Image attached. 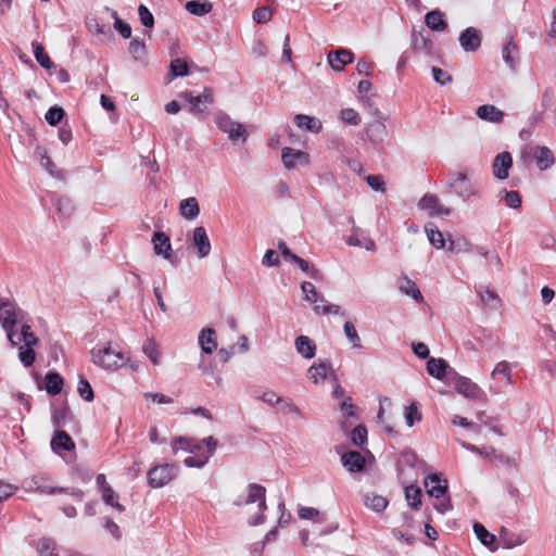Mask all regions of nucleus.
Wrapping results in <instances>:
<instances>
[{
    "mask_svg": "<svg viewBox=\"0 0 556 556\" xmlns=\"http://www.w3.org/2000/svg\"><path fill=\"white\" fill-rule=\"evenodd\" d=\"M340 117L344 123H346L349 125L356 126L361 123V117L354 109L341 110Z\"/></svg>",
    "mask_w": 556,
    "mask_h": 556,
    "instance_id": "obj_64",
    "label": "nucleus"
},
{
    "mask_svg": "<svg viewBox=\"0 0 556 556\" xmlns=\"http://www.w3.org/2000/svg\"><path fill=\"white\" fill-rule=\"evenodd\" d=\"M498 376L505 377L506 380L509 383H511V369H510V365L508 362L502 361V362L497 363V365L495 366V368L492 371V377L496 378Z\"/></svg>",
    "mask_w": 556,
    "mask_h": 556,
    "instance_id": "obj_59",
    "label": "nucleus"
},
{
    "mask_svg": "<svg viewBox=\"0 0 556 556\" xmlns=\"http://www.w3.org/2000/svg\"><path fill=\"white\" fill-rule=\"evenodd\" d=\"M172 450L174 454H177L179 450L195 454L202 450L201 441L193 438L177 437L172 442Z\"/></svg>",
    "mask_w": 556,
    "mask_h": 556,
    "instance_id": "obj_23",
    "label": "nucleus"
},
{
    "mask_svg": "<svg viewBox=\"0 0 556 556\" xmlns=\"http://www.w3.org/2000/svg\"><path fill=\"white\" fill-rule=\"evenodd\" d=\"M35 345L24 344L18 348V359L24 367H31L36 361Z\"/></svg>",
    "mask_w": 556,
    "mask_h": 556,
    "instance_id": "obj_42",
    "label": "nucleus"
},
{
    "mask_svg": "<svg viewBox=\"0 0 556 556\" xmlns=\"http://www.w3.org/2000/svg\"><path fill=\"white\" fill-rule=\"evenodd\" d=\"M367 185L376 192L386 191V182L381 175H368L365 178Z\"/></svg>",
    "mask_w": 556,
    "mask_h": 556,
    "instance_id": "obj_63",
    "label": "nucleus"
},
{
    "mask_svg": "<svg viewBox=\"0 0 556 556\" xmlns=\"http://www.w3.org/2000/svg\"><path fill=\"white\" fill-rule=\"evenodd\" d=\"M490 453L492 454V458L496 459L498 463L506 466L507 468H517L518 464L516 458L508 456L504 453L497 452L494 447H490Z\"/></svg>",
    "mask_w": 556,
    "mask_h": 556,
    "instance_id": "obj_54",
    "label": "nucleus"
},
{
    "mask_svg": "<svg viewBox=\"0 0 556 556\" xmlns=\"http://www.w3.org/2000/svg\"><path fill=\"white\" fill-rule=\"evenodd\" d=\"M291 263L296 264L301 270L308 274L313 279L318 280L321 278V273L314 265H312L308 261L295 255Z\"/></svg>",
    "mask_w": 556,
    "mask_h": 556,
    "instance_id": "obj_47",
    "label": "nucleus"
},
{
    "mask_svg": "<svg viewBox=\"0 0 556 556\" xmlns=\"http://www.w3.org/2000/svg\"><path fill=\"white\" fill-rule=\"evenodd\" d=\"M294 124L301 128L305 129L306 131L313 132V134H319L323 129L321 122L314 117L308 116L305 114H296L293 118Z\"/></svg>",
    "mask_w": 556,
    "mask_h": 556,
    "instance_id": "obj_27",
    "label": "nucleus"
},
{
    "mask_svg": "<svg viewBox=\"0 0 556 556\" xmlns=\"http://www.w3.org/2000/svg\"><path fill=\"white\" fill-rule=\"evenodd\" d=\"M399 289L405 295L412 296L413 300L417 303H421L424 301V296H422L420 290L418 289L417 285L415 283V281L409 279L407 276H405L401 279Z\"/></svg>",
    "mask_w": 556,
    "mask_h": 556,
    "instance_id": "obj_34",
    "label": "nucleus"
},
{
    "mask_svg": "<svg viewBox=\"0 0 556 556\" xmlns=\"http://www.w3.org/2000/svg\"><path fill=\"white\" fill-rule=\"evenodd\" d=\"M341 463L351 473L362 472L366 468L365 457L357 451H348L341 455Z\"/></svg>",
    "mask_w": 556,
    "mask_h": 556,
    "instance_id": "obj_19",
    "label": "nucleus"
},
{
    "mask_svg": "<svg viewBox=\"0 0 556 556\" xmlns=\"http://www.w3.org/2000/svg\"><path fill=\"white\" fill-rule=\"evenodd\" d=\"M77 392L86 402H92L94 400L93 389L90 382L83 375H79Z\"/></svg>",
    "mask_w": 556,
    "mask_h": 556,
    "instance_id": "obj_46",
    "label": "nucleus"
},
{
    "mask_svg": "<svg viewBox=\"0 0 556 556\" xmlns=\"http://www.w3.org/2000/svg\"><path fill=\"white\" fill-rule=\"evenodd\" d=\"M420 210L430 211V216H448L452 210L439 203L435 194L427 193L418 202Z\"/></svg>",
    "mask_w": 556,
    "mask_h": 556,
    "instance_id": "obj_17",
    "label": "nucleus"
},
{
    "mask_svg": "<svg viewBox=\"0 0 556 556\" xmlns=\"http://www.w3.org/2000/svg\"><path fill=\"white\" fill-rule=\"evenodd\" d=\"M481 302L492 309H497L501 304V299L494 290L486 287L484 290L480 287L477 289Z\"/></svg>",
    "mask_w": 556,
    "mask_h": 556,
    "instance_id": "obj_39",
    "label": "nucleus"
},
{
    "mask_svg": "<svg viewBox=\"0 0 556 556\" xmlns=\"http://www.w3.org/2000/svg\"><path fill=\"white\" fill-rule=\"evenodd\" d=\"M452 380L457 392L469 400L485 402L488 400L485 392L469 378L460 376L457 371L451 372Z\"/></svg>",
    "mask_w": 556,
    "mask_h": 556,
    "instance_id": "obj_5",
    "label": "nucleus"
},
{
    "mask_svg": "<svg viewBox=\"0 0 556 556\" xmlns=\"http://www.w3.org/2000/svg\"><path fill=\"white\" fill-rule=\"evenodd\" d=\"M533 159L540 170H546L555 164V157L552 150L545 146H535L532 148Z\"/></svg>",
    "mask_w": 556,
    "mask_h": 556,
    "instance_id": "obj_21",
    "label": "nucleus"
},
{
    "mask_svg": "<svg viewBox=\"0 0 556 556\" xmlns=\"http://www.w3.org/2000/svg\"><path fill=\"white\" fill-rule=\"evenodd\" d=\"M296 352L304 358L311 359L316 354V344L307 336H299L294 342Z\"/></svg>",
    "mask_w": 556,
    "mask_h": 556,
    "instance_id": "obj_28",
    "label": "nucleus"
},
{
    "mask_svg": "<svg viewBox=\"0 0 556 556\" xmlns=\"http://www.w3.org/2000/svg\"><path fill=\"white\" fill-rule=\"evenodd\" d=\"M152 243L155 255L163 256L174 266L178 265L179 260L172 250V243L168 235L163 231H154L152 236Z\"/></svg>",
    "mask_w": 556,
    "mask_h": 556,
    "instance_id": "obj_8",
    "label": "nucleus"
},
{
    "mask_svg": "<svg viewBox=\"0 0 556 556\" xmlns=\"http://www.w3.org/2000/svg\"><path fill=\"white\" fill-rule=\"evenodd\" d=\"M24 317V311L17 307L14 301L0 295V324L8 339L12 338V329L18 321H23Z\"/></svg>",
    "mask_w": 556,
    "mask_h": 556,
    "instance_id": "obj_2",
    "label": "nucleus"
},
{
    "mask_svg": "<svg viewBox=\"0 0 556 556\" xmlns=\"http://www.w3.org/2000/svg\"><path fill=\"white\" fill-rule=\"evenodd\" d=\"M448 189L451 192L456 193L464 200H467L477 193L476 187L463 172H457L453 175L448 181Z\"/></svg>",
    "mask_w": 556,
    "mask_h": 556,
    "instance_id": "obj_9",
    "label": "nucleus"
},
{
    "mask_svg": "<svg viewBox=\"0 0 556 556\" xmlns=\"http://www.w3.org/2000/svg\"><path fill=\"white\" fill-rule=\"evenodd\" d=\"M367 434L365 425H357L351 432V442L356 446H363L367 442Z\"/></svg>",
    "mask_w": 556,
    "mask_h": 556,
    "instance_id": "obj_52",
    "label": "nucleus"
},
{
    "mask_svg": "<svg viewBox=\"0 0 556 556\" xmlns=\"http://www.w3.org/2000/svg\"><path fill=\"white\" fill-rule=\"evenodd\" d=\"M416 466L422 470L428 468L427 463L419 459L412 448H404L399 453L396 458V472L399 478L403 475L404 467L415 468Z\"/></svg>",
    "mask_w": 556,
    "mask_h": 556,
    "instance_id": "obj_11",
    "label": "nucleus"
},
{
    "mask_svg": "<svg viewBox=\"0 0 556 556\" xmlns=\"http://www.w3.org/2000/svg\"><path fill=\"white\" fill-rule=\"evenodd\" d=\"M281 160L287 169H294L296 166H307L309 154L307 152L286 147L282 149Z\"/></svg>",
    "mask_w": 556,
    "mask_h": 556,
    "instance_id": "obj_12",
    "label": "nucleus"
},
{
    "mask_svg": "<svg viewBox=\"0 0 556 556\" xmlns=\"http://www.w3.org/2000/svg\"><path fill=\"white\" fill-rule=\"evenodd\" d=\"M191 242L192 247L197 250L199 258L208 256L211 252V242L203 226H198L193 229Z\"/></svg>",
    "mask_w": 556,
    "mask_h": 556,
    "instance_id": "obj_15",
    "label": "nucleus"
},
{
    "mask_svg": "<svg viewBox=\"0 0 556 556\" xmlns=\"http://www.w3.org/2000/svg\"><path fill=\"white\" fill-rule=\"evenodd\" d=\"M354 61V53L349 49H338L330 51L327 56L328 65L333 71L343 70L346 65Z\"/></svg>",
    "mask_w": 556,
    "mask_h": 556,
    "instance_id": "obj_18",
    "label": "nucleus"
},
{
    "mask_svg": "<svg viewBox=\"0 0 556 556\" xmlns=\"http://www.w3.org/2000/svg\"><path fill=\"white\" fill-rule=\"evenodd\" d=\"M35 547L40 556H52L56 549V543L51 538L42 536L35 543Z\"/></svg>",
    "mask_w": 556,
    "mask_h": 556,
    "instance_id": "obj_40",
    "label": "nucleus"
},
{
    "mask_svg": "<svg viewBox=\"0 0 556 556\" xmlns=\"http://www.w3.org/2000/svg\"><path fill=\"white\" fill-rule=\"evenodd\" d=\"M513 166V156L509 152L498 153L492 163V172L495 178L504 180L509 176V169Z\"/></svg>",
    "mask_w": 556,
    "mask_h": 556,
    "instance_id": "obj_16",
    "label": "nucleus"
},
{
    "mask_svg": "<svg viewBox=\"0 0 556 556\" xmlns=\"http://www.w3.org/2000/svg\"><path fill=\"white\" fill-rule=\"evenodd\" d=\"M503 59L506 65L510 68H515L518 64V47L517 45L510 40L503 47Z\"/></svg>",
    "mask_w": 556,
    "mask_h": 556,
    "instance_id": "obj_37",
    "label": "nucleus"
},
{
    "mask_svg": "<svg viewBox=\"0 0 556 556\" xmlns=\"http://www.w3.org/2000/svg\"><path fill=\"white\" fill-rule=\"evenodd\" d=\"M51 450L61 454V452H71L75 450V442L72 437L64 430L56 429L52 435Z\"/></svg>",
    "mask_w": 556,
    "mask_h": 556,
    "instance_id": "obj_20",
    "label": "nucleus"
},
{
    "mask_svg": "<svg viewBox=\"0 0 556 556\" xmlns=\"http://www.w3.org/2000/svg\"><path fill=\"white\" fill-rule=\"evenodd\" d=\"M92 362L105 370H116L125 365V356L122 352L115 351L109 344L101 349L91 351Z\"/></svg>",
    "mask_w": 556,
    "mask_h": 556,
    "instance_id": "obj_3",
    "label": "nucleus"
},
{
    "mask_svg": "<svg viewBox=\"0 0 556 556\" xmlns=\"http://www.w3.org/2000/svg\"><path fill=\"white\" fill-rule=\"evenodd\" d=\"M471 249L470 242L463 236L453 238L448 235L446 250L452 253L468 252Z\"/></svg>",
    "mask_w": 556,
    "mask_h": 556,
    "instance_id": "obj_38",
    "label": "nucleus"
},
{
    "mask_svg": "<svg viewBox=\"0 0 556 556\" xmlns=\"http://www.w3.org/2000/svg\"><path fill=\"white\" fill-rule=\"evenodd\" d=\"M459 45L465 52H475L481 47L482 34L475 27H467L459 35Z\"/></svg>",
    "mask_w": 556,
    "mask_h": 556,
    "instance_id": "obj_13",
    "label": "nucleus"
},
{
    "mask_svg": "<svg viewBox=\"0 0 556 556\" xmlns=\"http://www.w3.org/2000/svg\"><path fill=\"white\" fill-rule=\"evenodd\" d=\"M425 486L427 494L437 500L443 497L441 502L434 504V508L440 514H445L453 508L451 497L448 496V484L446 479H442L441 475L433 472L425 478Z\"/></svg>",
    "mask_w": 556,
    "mask_h": 556,
    "instance_id": "obj_1",
    "label": "nucleus"
},
{
    "mask_svg": "<svg viewBox=\"0 0 556 556\" xmlns=\"http://www.w3.org/2000/svg\"><path fill=\"white\" fill-rule=\"evenodd\" d=\"M128 50L136 61H140L141 65H144L147 50L143 41L139 40L138 38L131 39Z\"/></svg>",
    "mask_w": 556,
    "mask_h": 556,
    "instance_id": "obj_43",
    "label": "nucleus"
},
{
    "mask_svg": "<svg viewBox=\"0 0 556 556\" xmlns=\"http://www.w3.org/2000/svg\"><path fill=\"white\" fill-rule=\"evenodd\" d=\"M425 231L427 233V237L429 239V242L435 248V249H446V242L447 240L444 239V236L442 231L439 230V228L433 223H428L425 226Z\"/></svg>",
    "mask_w": 556,
    "mask_h": 556,
    "instance_id": "obj_33",
    "label": "nucleus"
},
{
    "mask_svg": "<svg viewBox=\"0 0 556 556\" xmlns=\"http://www.w3.org/2000/svg\"><path fill=\"white\" fill-rule=\"evenodd\" d=\"M138 15L141 24L144 27L152 28L154 26V16L144 4L139 5Z\"/></svg>",
    "mask_w": 556,
    "mask_h": 556,
    "instance_id": "obj_60",
    "label": "nucleus"
},
{
    "mask_svg": "<svg viewBox=\"0 0 556 556\" xmlns=\"http://www.w3.org/2000/svg\"><path fill=\"white\" fill-rule=\"evenodd\" d=\"M427 371L433 378H437L439 380L446 379L448 382H451V372L456 370L450 367L448 363L445 359L430 357L427 361Z\"/></svg>",
    "mask_w": 556,
    "mask_h": 556,
    "instance_id": "obj_14",
    "label": "nucleus"
},
{
    "mask_svg": "<svg viewBox=\"0 0 556 556\" xmlns=\"http://www.w3.org/2000/svg\"><path fill=\"white\" fill-rule=\"evenodd\" d=\"M413 45L415 49L430 51L432 48V41L428 36H425L422 33H417L416 29L412 33Z\"/></svg>",
    "mask_w": 556,
    "mask_h": 556,
    "instance_id": "obj_51",
    "label": "nucleus"
},
{
    "mask_svg": "<svg viewBox=\"0 0 556 556\" xmlns=\"http://www.w3.org/2000/svg\"><path fill=\"white\" fill-rule=\"evenodd\" d=\"M214 122L217 128L220 131L226 132L229 140L232 142H237L239 140L242 142L247 141L248 132L244 126L241 123L233 121L227 113L218 111L214 115Z\"/></svg>",
    "mask_w": 556,
    "mask_h": 556,
    "instance_id": "obj_4",
    "label": "nucleus"
},
{
    "mask_svg": "<svg viewBox=\"0 0 556 556\" xmlns=\"http://www.w3.org/2000/svg\"><path fill=\"white\" fill-rule=\"evenodd\" d=\"M20 337L24 344L37 345L39 342V339L33 332L31 327L28 324L22 325Z\"/></svg>",
    "mask_w": 556,
    "mask_h": 556,
    "instance_id": "obj_58",
    "label": "nucleus"
},
{
    "mask_svg": "<svg viewBox=\"0 0 556 556\" xmlns=\"http://www.w3.org/2000/svg\"><path fill=\"white\" fill-rule=\"evenodd\" d=\"M314 312L318 315L319 314H323V315L333 314V315L346 316V312L342 311L341 306H339L337 304H332V303H327V302H325V304L323 306L315 305Z\"/></svg>",
    "mask_w": 556,
    "mask_h": 556,
    "instance_id": "obj_53",
    "label": "nucleus"
},
{
    "mask_svg": "<svg viewBox=\"0 0 556 556\" xmlns=\"http://www.w3.org/2000/svg\"><path fill=\"white\" fill-rule=\"evenodd\" d=\"M476 114L480 119L495 124L502 123L505 116V113L493 104L480 105Z\"/></svg>",
    "mask_w": 556,
    "mask_h": 556,
    "instance_id": "obj_22",
    "label": "nucleus"
},
{
    "mask_svg": "<svg viewBox=\"0 0 556 556\" xmlns=\"http://www.w3.org/2000/svg\"><path fill=\"white\" fill-rule=\"evenodd\" d=\"M185 9L192 15L203 16L212 11L213 4L208 0H190Z\"/></svg>",
    "mask_w": 556,
    "mask_h": 556,
    "instance_id": "obj_35",
    "label": "nucleus"
},
{
    "mask_svg": "<svg viewBox=\"0 0 556 556\" xmlns=\"http://www.w3.org/2000/svg\"><path fill=\"white\" fill-rule=\"evenodd\" d=\"M34 47V55L36 58V61L40 64L41 67L45 70H50L53 65L52 61L50 60L48 53L46 52L45 48L40 43H33Z\"/></svg>",
    "mask_w": 556,
    "mask_h": 556,
    "instance_id": "obj_49",
    "label": "nucleus"
},
{
    "mask_svg": "<svg viewBox=\"0 0 556 556\" xmlns=\"http://www.w3.org/2000/svg\"><path fill=\"white\" fill-rule=\"evenodd\" d=\"M527 541V535L522 533H515L509 529L502 527L500 531V542L504 548H513L523 544Z\"/></svg>",
    "mask_w": 556,
    "mask_h": 556,
    "instance_id": "obj_24",
    "label": "nucleus"
},
{
    "mask_svg": "<svg viewBox=\"0 0 556 556\" xmlns=\"http://www.w3.org/2000/svg\"><path fill=\"white\" fill-rule=\"evenodd\" d=\"M72 413L70 408L63 407V408H55L52 413V424L54 427L60 428L65 425L66 420L71 417Z\"/></svg>",
    "mask_w": 556,
    "mask_h": 556,
    "instance_id": "obj_57",
    "label": "nucleus"
},
{
    "mask_svg": "<svg viewBox=\"0 0 556 556\" xmlns=\"http://www.w3.org/2000/svg\"><path fill=\"white\" fill-rule=\"evenodd\" d=\"M421 420V414L419 412V403L412 402L408 406L405 407V421L407 427H413L415 422Z\"/></svg>",
    "mask_w": 556,
    "mask_h": 556,
    "instance_id": "obj_48",
    "label": "nucleus"
},
{
    "mask_svg": "<svg viewBox=\"0 0 556 556\" xmlns=\"http://www.w3.org/2000/svg\"><path fill=\"white\" fill-rule=\"evenodd\" d=\"M343 331L346 339L353 344L354 348H361V338L356 331V328L352 321H345Z\"/></svg>",
    "mask_w": 556,
    "mask_h": 556,
    "instance_id": "obj_55",
    "label": "nucleus"
},
{
    "mask_svg": "<svg viewBox=\"0 0 556 556\" xmlns=\"http://www.w3.org/2000/svg\"><path fill=\"white\" fill-rule=\"evenodd\" d=\"M307 377L315 384L326 380L327 378L333 382L338 381L337 374L332 369L329 361L319 359L317 363H314L307 370Z\"/></svg>",
    "mask_w": 556,
    "mask_h": 556,
    "instance_id": "obj_10",
    "label": "nucleus"
},
{
    "mask_svg": "<svg viewBox=\"0 0 556 556\" xmlns=\"http://www.w3.org/2000/svg\"><path fill=\"white\" fill-rule=\"evenodd\" d=\"M179 212L188 220L195 219L200 214L199 202L194 197L182 200L179 204Z\"/></svg>",
    "mask_w": 556,
    "mask_h": 556,
    "instance_id": "obj_30",
    "label": "nucleus"
},
{
    "mask_svg": "<svg viewBox=\"0 0 556 556\" xmlns=\"http://www.w3.org/2000/svg\"><path fill=\"white\" fill-rule=\"evenodd\" d=\"M248 495L244 501L237 500L235 502V505L240 506L242 504H253L255 502H258L262 497L266 495V489L265 486L257 484V483H249L248 484Z\"/></svg>",
    "mask_w": 556,
    "mask_h": 556,
    "instance_id": "obj_32",
    "label": "nucleus"
},
{
    "mask_svg": "<svg viewBox=\"0 0 556 556\" xmlns=\"http://www.w3.org/2000/svg\"><path fill=\"white\" fill-rule=\"evenodd\" d=\"M179 98L189 104V111L194 114H204L207 105L212 104L213 96L210 88H204L202 93L194 94L193 91H184L179 93Z\"/></svg>",
    "mask_w": 556,
    "mask_h": 556,
    "instance_id": "obj_6",
    "label": "nucleus"
},
{
    "mask_svg": "<svg viewBox=\"0 0 556 556\" xmlns=\"http://www.w3.org/2000/svg\"><path fill=\"white\" fill-rule=\"evenodd\" d=\"M199 344L203 353L212 354L217 349L215 330L210 327L203 328L199 334Z\"/></svg>",
    "mask_w": 556,
    "mask_h": 556,
    "instance_id": "obj_29",
    "label": "nucleus"
},
{
    "mask_svg": "<svg viewBox=\"0 0 556 556\" xmlns=\"http://www.w3.org/2000/svg\"><path fill=\"white\" fill-rule=\"evenodd\" d=\"M473 532H475L477 539L484 546L489 547L491 551H495L497 548V546L495 545V543H496L495 535L493 533L489 532L482 523L475 522L473 523Z\"/></svg>",
    "mask_w": 556,
    "mask_h": 556,
    "instance_id": "obj_31",
    "label": "nucleus"
},
{
    "mask_svg": "<svg viewBox=\"0 0 556 556\" xmlns=\"http://www.w3.org/2000/svg\"><path fill=\"white\" fill-rule=\"evenodd\" d=\"M142 350H143V353L149 357V359L154 364V365H157L159 364V352H157V348H156V344L153 340L151 339H148L143 346H142Z\"/></svg>",
    "mask_w": 556,
    "mask_h": 556,
    "instance_id": "obj_61",
    "label": "nucleus"
},
{
    "mask_svg": "<svg viewBox=\"0 0 556 556\" xmlns=\"http://www.w3.org/2000/svg\"><path fill=\"white\" fill-rule=\"evenodd\" d=\"M425 23L432 31H443L447 28L445 15L440 10H432L426 13Z\"/></svg>",
    "mask_w": 556,
    "mask_h": 556,
    "instance_id": "obj_26",
    "label": "nucleus"
},
{
    "mask_svg": "<svg viewBox=\"0 0 556 556\" xmlns=\"http://www.w3.org/2000/svg\"><path fill=\"white\" fill-rule=\"evenodd\" d=\"M405 498L412 509L418 510L422 504V491L419 486L410 484L405 486Z\"/></svg>",
    "mask_w": 556,
    "mask_h": 556,
    "instance_id": "obj_36",
    "label": "nucleus"
},
{
    "mask_svg": "<svg viewBox=\"0 0 556 556\" xmlns=\"http://www.w3.org/2000/svg\"><path fill=\"white\" fill-rule=\"evenodd\" d=\"M301 290L304 294V300L307 302L315 303L317 301L326 302L325 298L319 294L315 288V286L312 282L303 281L301 283Z\"/></svg>",
    "mask_w": 556,
    "mask_h": 556,
    "instance_id": "obj_45",
    "label": "nucleus"
},
{
    "mask_svg": "<svg viewBox=\"0 0 556 556\" xmlns=\"http://www.w3.org/2000/svg\"><path fill=\"white\" fill-rule=\"evenodd\" d=\"M64 386L63 377L54 370L47 372L45 377V388L49 395L55 396L62 392Z\"/></svg>",
    "mask_w": 556,
    "mask_h": 556,
    "instance_id": "obj_25",
    "label": "nucleus"
},
{
    "mask_svg": "<svg viewBox=\"0 0 556 556\" xmlns=\"http://www.w3.org/2000/svg\"><path fill=\"white\" fill-rule=\"evenodd\" d=\"M35 491L41 494H56L62 492H68V488H56L49 486L45 483L42 478L34 477L31 480Z\"/></svg>",
    "mask_w": 556,
    "mask_h": 556,
    "instance_id": "obj_44",
    "label": "nucleus"
},
{
    "mask_svg": "<svg viewBox=\"0 0 556 556\" xmlns=\"http://www.w3.org/2000/svg\"><path fill=\"white\" fill-rule=\"evenodd\" d=\"M177 476V467L174 464H164L152 467L148 473V483L151 488H162Z\"/></svg>",
    "mask_w": 556,
    "mask_h": 556,
    "instance_id": "obj_7",
    "label": "nucleus"
},
{
    "mask_svg": "<svg viewBox=\"0 0 556 556\" xmlns=\"http://www.w3.org/2000/svg\"><path fill=\"white\" fill-rule=\"evenodd\" d=\"M65 116V111L59 105L51 106L46 113V121L51 126H56Z\"/></svg>",
    "mask_w": 556,
    "mask_h": 556,
    "instance_id": "obj_50",
    "label": "nucleus"
},
{
    "mask_svg": "<svg viewBox=\"0 0 556 556\" xmlns=\"http://www.w3.org/2000/svg\"><path fill=\"white\" fill-rule=\"evenodd\" d=\"M364 501L366 506L370 507L377 513L383 511L389 504L384 496L378 494H366Z\"/></svg>",
    "mask_w": 556,
    "mask_h": 556,
    "instance_id": "obj_41",
    "label": "nucleus"
},
{
    "mask_svg": "<svg viewBox=\"0 0 556 556\" xmlns=\"http://www.w3.org/2000/svg\"><path fill=\"white\" fill-rule=\"evenodd\" d=\"M208 462V456L204 454L188 456L184 459V464L189 468H202Z\"/></svg>",
    "mask_w": 556,
    "mask_h": 556,
    "instance_id": "obj_62",
    "label": "nucleus"
},
{
    "mask_svg": "<svg viewBox=\"0 0 556 556\" xmlns=\"http://www.w3.org/2000/svg\"><path fill=\"white\" fill-rule=\"evenodd\" d=\"M298 515L299 518L304 520L317 518L318 522H323L326 519L324 514H321L318 509L313 507H300L298 509Z\"/></svg>",
    "mask_w": 556,
    "mask_h": 556,
    "instance_id": "obj_56",
    "label": "nucleus"
}]
</instances>
